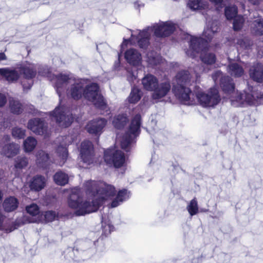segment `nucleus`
<instances>
[{
  "instance_id": "obj_41",
  "label": "nucleus",
  "mask_w": 263,
  "mask_h": 263,
  "mask_svg": "<svg viewBox=\"0 0 263 263\" xmlns=\"http://www.w3.org/2000/svg\"><path fill=\"white\" fill-rule=\"evenodd\" d=\"M28 163L27 158L25 156L17 157L14 161V167L16 169H22L25 167Z\"/></svg>"
},
{
  "instance_id": "obj_38",
  "label": "nucleus",
  "mask_w": 263,
  "mask_h": 263,
  "mask_svg": "<svg viewBox=\"0 0 263 263\" xmlns=\"http://www.w3.org/2000/svg\"><path fill=\"white\" fill-rule=\"evenodd\" d=\"M37 144L36 139L32 137H28L24 141V149L25 152H31L35 147Z\"/></svg>"
},
{
  "instance_id": "obj_62",
  "label": "nucleus",
  "mask_w": 263,
  "mask_h": 263,
  "mask_svg": "<svg viewBox=\"0 0 263 263\" xmlns=\"http://www.w3.org/2000/svg\"><path fill=\"white\" fill-rule=\"evenodd\" d=\"M186 54H187L188 55H189V50L186 51Z\"/></svg>"
},
{
  "instance_id": "obj_26",
  "label": "nucleus",
  "mask_w": 263,
  "mask_h": 263,
  "mask_svg": "<svg viewBox=\"0 0 263 263\" xmlns=\"http://www.w3.org/2000/svg\"><path fill=\"white\" fill-rule=\"evenodd\" d=\"M0 74L5 77L9 82L17 81L20 77L18 72L14 69H10L9 68H0Z\"/></svg>"
},
{
  "instance_id": "obj_9",
  "label": "nucleus",
  "mask_w": 263,
  "mask_h": 263,
  "mask_svg": "<svg viewBox=\"0 0 263 263\" xmlns=\"http://www.w3.org/2000/svg\"><path fill=\"white\" fill-rule=\"evenodd\" d=\"M49 115L52 120L55 121L57 123L63 127H68L71 123V122H67V116L65 114V107L59 105L55 109L49 112Z\"/></svg>"
},
{
  "instance_id": "obj_35",
  "label": "nucleus",
  "mask_w": 263,
  "mask_h": 263,
  "mask_svg": "<svg viewBox=\"0 0 263 263\" xmlns=\"http://www.w3.org/2000/svg\"><path fill=\"white\" fill-rule=\"evenodd\" d=\"M9 107L11 112L15 115H20L24 110L22 104L19 101L13 99L9 101Z\"/></svg>"
},
{
  "instance_id": "obj_27",
  "label": "nucleus",
  "mask_w": 263,
  "mask_h": 263,
  "mask_svg": "<svg viewBox=\"0 0 263 263\" xmlns=\"http://www.w3.org/2000/svg\"><path fill=\"white\" fill-rule=\"evenodd\" d=\"M18 204L19 202L16 198L10 196L4 200L3 206L6 212H11L17 208Z\"/></svg>"
},
{
  "instance_id": "obj_63",
  "label": "nucleus",
  "mask_w": 263,
  "mask_h": 263,
  "mask_svg": "<svg viewBox=\"0 0 263 263\" xmlns=\"http://www.w3.org/2000/svg\"><path fill=\"white\" fill-rule=\"evenodd\" d=\"M70 251H71V253H73V251H74L73 250H70Z\"/></svg>"
},
{
  "instance_id": "obj_1",
  "label": "nucleus",
  "mask_w": 263,
  "mask_h": 263,
  "mask_svg": "<svg viewBox=\"0 0 263 263\" xmlns=\"http://www.w3.org/2000/svg\"><path fill=\"white\" fill-rule=\"evenodd\" d=\"M86 192L93 197L91 201H82L79 198L73 199L72 196L68 199V205L75 210V216H85L97 212L108 198L115 195L116 190L112 185L104 183L98 186L96 181L90 180L86 183Z\"/></svg>"
},
{
  "instance_id": "obj_19",
  "label": "nucleus",
  "mask_w": 263,
  "mask_h": 263,
  "mask_svg": "<svg viewBox=\"0 0 263 263\" xmlns=\"http://www.w3.org/2000/svg\"><path fill=\"white\" fill-rule=\"evenodd\" d=\"M124 58L129 64L133 66H137L141 63V54L135 49L127 50L124 53Z\"/></svg>"
},
{
  "instance_id": "obj_56",
  "label": "nucleus",
  "mask_w": 263,
  "mask_h": 263,
  "mask_svg": "<svg viewBox=\"0 0 263 263\" xmlns=\"http://www.w3.org/2000/svg\"><path fill=\"white\" fill-rule=\"evenodd\" d=\"M237 44L240 45V46H246V45H245V42L242 39H239V40H238Z\"/></svg>"
},
{
  "instance_id": "obj_32",
  "label": "nucleus",
  "mask_w": 263,
  "mask_h": 263,
  "mask_svg": "<svg viewBox=\"0 0 263 263\" xmlns=\"http://www.w3.org/2000/svg\"><path fill=\"white\" fill-rule=\"evenodd\" d=\"M218 22L213 21L211 24L209 23L208 26L206 29L204 30L203 34L208 40L210 41L213 38V34L218 32Z\"/></svg>"
},
{
  "instance_id": "obj_15",
  "label": "nucleus",
  "mask_w": 263,
  "mask_h": 263,
  "mask_svg": "<svg viewBox=\"0 0 263 263\" xmlns=\"http://www.w3.org/2000/svg\"><path fill=\"white\" fill-rule=\"evenodd\" d=\"M171 86L169 82L159 83V81L155 88L152 91V97L154 100L160 99L165 97L171 90Z\"/></svg>"
},
{
  "instance_id": "obj_3",
  "label": "nucleus",
  "mask_w": 263,
  "mask_h": 263,
  "mask_svg": "<svg viewBox=\"0 0 263 263\" xmlns=\"http://www.w3.org/2000/svg\"><path fill=\"white\" fill-rule=\"evenodd\" d=\"M83 98L92 102L95 107L100 110H105L107 107V103L100 92V87L96 83L85 84Z\"/></svg>"
},
{
  "instance_id": "obj_49",
  "label": "nucleus",
  "mask_w": 263,
  "mask_h": 263,
  "mask_svg": "<svg viewBox=\"0 0 263 263\" xmlns=\"http://www.w3.org/2000/svg\"><path fill=\"white\" fill-rule=\"evenodd\" d=\"M211 2L214 4L215 5H219L220 7H222V5L223 0H209Z\"/></svg>"
},
{
  "instance_id": "obj_25",
  "label": "nucleus",
  "mask_w": 263,
  "mask_h": 263,
  "mask_svg": "<svg viewBox=\"0 0 263 263\" xmlns=\"http://www.w3.org/2000/svg\"><path fill=\"white\" fill-rule=\"evenodd\" d=\"M191 76L187 70H181L179 71L176 76V79L177 84L176 85L186 86L191 81Z\"/></svg>"
},
{
  "instance_id": "obj_61",
  "label": "nucleus",
  "mask_w": 263,
  "mask_h": 263,
  "mask_svg": "<svg viewBox=\"0 0 263 263\" xmlns=\"http://www.w3.org/2000/svg\"><path fill=\"white\" fill-rule=\"evenodd\" d=\"M190 56H191V57H193H193H194V54L193 53H192L190 54Z\"/></svg>"
},
{
  "instance_id": "obj_24",
  "label": "nucleus",
  "mask_w": 263,
  "mask_h": 263,
  "mask_svg": "<svg viewBox=\"0 0 263 263\" xmlns=\"http://www.w3.org/2000/svg\"><path fill=\"white\" fill-rule=\"evenodd\" d=\"M19 151V145L12 142L4 145L2 149V153L8 158H11L17 154Z\"/></svg>"
},
{
  "instance_id": "obj_6",
  "label": "nucleus",
  "mask_w": 263,
  "mask_h": 263,
  "mask_svg": "<svg viewBox=\"0 0 263 263\" xmlns=\"http://www.w3.org/2000/svg\"><path fill=\"white\" fill-rule=\"evenodd\" d=\"M256 98L263 100V92H260L257 96L246 91L239 92L235 98L231 100V105L234 107H245L247 105L255 104Z\"/></svg>"
},
{
  "instance_id": "obj_52",
  "label": "nucleus",
  "mask_w": 263,
  "mask_h": 263,
  "mask_svg": "<svg viewBox=\"0 0 263 263\" xmlns=\"http://www.w3.org/2000/svg\"><path fill=\"white\" fill-rule=\"evenodd\" d=\"M249 3L254 5H257L260 4L261 0H248Z\"/></svg>"
},
{
  "instance_id": "obj_53",
  "label": "nucleus",
  "mask_w": 263,
  "mask_h": 263,
  "mask_svg": "<svg viewBox=\"0 0 263 263\" xmlns=\"http://www.w3.org/2000/svg\"><path fill=\"white\" fill-rule=\"evenodd\" d=\"M22 86H23L24 89L28 90L31 88V87L32 86V83H30V84H28V85H26L25 84H24L22 82Z\"/></svg>"
},
{
  "instance_id": "obj_2",
  "label": "nucleus",
  "mask_w": 263,
  "mask_h": 263,
  "mask_svg": "<svg viewBox=\"0 0 263 263\" xmlns=\"http://www.w3.org/2000/svg\"><path fill=\"white\" fill-rule=\"evenodd\" d=\"M176 29V25L171 21L163 22L160 21L158 23H154L151 26L140 30L138 34H132V40H136L138 47L141 49H146L149 45L151 33L157 38H164L172 34Z\"/></svg>"
},
{
  "instance_id": "obj_37",
  "label": "nucleus",
  "mask_w": 263,
  "mask_h": 263,
  "mask_svg": "<svg viewBox=\"0 0 263 263\" xmlns=\"http://www.w3.org/2000/svg\"><path fill=\"white\" fill-rule=\"evenodd\" d=\"M202 62L208 65H212L215 63L216 58L214 53L202 51L200 55Z\"/></svg>"
},
{
  "instance_id": "obj_31",
  "label": "nucleus",
  "mask_w": 263,
  "mask_h": 263,
  "mask_svg": "<svg viewBox=\"0 0 263 263\" xmlns=\"http://www.w3.org/2000/svg\"><path fill=\"white\" fill-rule=\"evenodd\" d=\"M187 5L192 11L203 10L208 7L207 3L202 0H189Z\"/></svg>"
},
{
  "instance_id": "obj_11",
  "label": "nucleus",
  "mask_w": 263,
  "mask_h": 263,
  "mask_svg": "<svg viewBox=\"0 0 263 263\" xmlns=\"http://www.w3.org/2000/svg\"><path fill=\"white\" fill-rule=\"evenodd\" d=\"M106 124L107 120L105 118H96L88 122L86 125V129L90 134L100 136Z\"/></svg>"
},
{
  "instance_id": "obj_16",
  "label": "nucleus",
  "mask_w": 263,
  "mask_h": 263,
  "mask_svg": "<svg viewBox=\"0 0 263 263\" xmlns=\"http://www.w3.org/2000/svg\"><path fill=\"white\" fill-rule=\"evenodd\" d=\"M189 47L193 52L199 53L207 50L208 43L202 38L191 36Z\"/></svg>"
},
{
  "instance_id": "obj_46",
  "label": "nucleus",
  "mask_w": 263,
  "mask_h": 263,
  "mask_svg": "<svg viewBox=\"0 0 263 263\" xmlns=\"http://www.w3.org/2000/svg\"><path fill=\"white\" fill-rule=\"evenodd\" d=\"M57 216L56 213L53 211H48L45 213V219L47 222H51L53 221Z\"/></svg>"
},
{
  "instance_id": "obj_39",
  "label": "nucleus",
  "mask_w": 263,
  "mask_h": 263,
  "mask_svg": "<svg viewBox=\"0 0 263 263\" xmlns=\"http://www.w3.org/2000/svg\"><path fill=\"white\" fill-rule=\"evenodd\" d=\"M186 209L191 216H193L199 212L198 202L196 198L192 199L186 206Z\"/></svg>"
},
{
  "instance_id": "obj_23",
  "label": "nucleus",
  "mask_w": 263,
  "mask_h": 263,
  "mask_svg": "<svg viewBox=\"0 0 263 263\" xmlns=\"http://www.w3.org/2000/svg\"><path fill=\"white\" fill-rule=\"evenodd\" d=\"M220 85L222 90L228 93L232 92L235 89V84L229 76H223L220 78Z\"/></svg>"
},
{
  "instance_id": "obj_7",
  "label": "nucleus",
  "mask_w": 263,
  "mask_h": 263,
  "mask_svg": "<svg viewBox=\"0 0 263 263\" xmlns=\"http://www.w3.org/2000/svg\"><path fill=\"white\" fill-rule=\"evenodd\" d=\"M104 159L106 163L112 164L116 168H119L125 162V156L121 151L109 148L104 151Z\"/></svg>"
},
{
  "instance_id": "obj_51",
  "label": "nucleus",
  "mask_w": 263,
  "mask_h": 263,
  "mask_svg": "<svg viewBox=\"0 0 263 263\" xmlns=\"http://www.w3.org/2000/svg\"><path fill=\"white\" fill-rule=\"evenodd\" d=\"M136 79V77L133 72H129L127 76V80L128 81L131 82L134 80Z\"/></svg>"
},
{
  "instance_id": "obj_36",
  "label": "nucleus",
  "mask_w": 263,
  "mask_h": 263,
  "mask_svg": "<svg viewBox=\"0 0 263 263\" xmlns=\"http://www.w3.org/2000/svg\"><path fill=\"white\" fill-rule=\"evenodd\" d=\"M224 15L227 20H232L238 16V8L234 5H229L224 8Z\"/></svg>"
},
{
  "instance_id": "obj_14",
  "label": "nucleus",
  "mask_w": 263,
  "mask_h": 263,
  "mask_svg": "<svg viewBox=\"0 0 263 263\" xmlns=\"http://www.w3.org/2000/svg\"><path fill=\"white\" fill-rule=\"evenodd\" d=\"M71 80V78L68 74L61 73L55 76L54 88L60 98L64 92L67 83Z\"/></svg>"
},
{
  "instance_id": "obj_50",
  "label": "nucleus",
  "mask_w": 263,
  "mask_h": 263,
  "mask_svg": "<svg viewBox=\"0 0 263 263\" xmlns=\"http://www.w3.org/2000/svg\"><path fill=\"white\" fill-rule=\"evenodd\" d=\"M202 261L201 257L198 256L197 257H195L192 259L191 263H201Z\"/></svg>"
},
{
  "instance_id": "obj_21",
  "label": "nucleus",
  "mask_w": 263,
  "mask_h": 263,
  "mask_svg": "<svg viewBox=\"0 0 263 263\" xmlns=\"http://www.w3.org/2000/svg\"><path fill=\"white\" fill-rule=\"evenodd\" d=\"M250 78L258 83L263 81V65L261 63H257L254 65L250 70Z\"/></svg>"
},
{
  "instance_id": "obj_13",
  "label": "nucleus",
  "mask_w": 263,
  "mask_h": 263,
  "mask_svg": "<svg viewBox=\"0 0 263 263\" xmlns=\"http://www.w3.org/2000/svg\"><path fill=\"white\" fill-rule=\"evenodd\" d=\"M172 90L176 97L181 102L190 104L192 92L190 88L184 86L174 85Z\"/></svg>"
},
{
  "instance_id": "obj_58",
  "label": "nucleus",
  "mask_w": 263,
  "mask_h": 263,
  "mask_svg": "<svg viewBox=\"0 0 263 263\" xmlns=\"http://www.w3.org/2000/svg\"><path fill=\"white\" fill-rule=\"evenodd\" d=\"M3 220H4L3 215L2 214L1 212H0V227L2 226Z\"/></svg>"
},
{
  "instance_id": "obj_55",
  "label": "nucleus",
  "mask_w": 263,
  "mask_h": 263,
  "mask_svg": "<svg viewBox=\"0 0 263 263\" xmlns=\"http://www.w3.org/2000/svg\"><path fill=\"white\" fill-rule=\"evenodd\" d=\"M130 41V39H124L123 42L121 44V47H122L124 45L126 46L129 42Z\"/></svg>"
},
{
  "instance_id": "obj_33",
  "label": "nucleus",
  "mask_w": 263,
  "mask_h": 263,
  "mask_svg": "<svg viewBox=\"0 0 263 263\" xmlns=\"http://www.w3.org/2000/svg\"><path fill=\"white\" fill-rule=\"evenodd\" d=\"M251 29L255 35H263V18H258L254 20L252 24Z\"/></svg>"
},
{
  "instance_id": "obj_47",
  "label": "nucleus",
  "mask_w": 263,
  "mask_h": 263,
  "mask_svg": "<svg viewBox=\"0 0 263 263\" xmlns=\"http://www.w3.org/2000/svg\"><path fill=\"white\" fill-rule=\"evenodd\" d=\"M7 101V99L5 95L0 93V107L4 106Z\"/></svg>"
},
{
  "instance_id": "obj_44",
  "label": "nucleus",
  "mask_w": 263,
  "mask_h": 263,
  "mask_svg": "<svg viewBox=\"0 0 263 263\" xmlns=\"http://www.w3.org/2000/svg\"><path fill=\"white\" fill-rule=\"evenodd\" d=\"M102 236L106 237L108 236L111 231H113L114 228V226L110 223H106L103 221V217L102 218Z\"/></svg>"
},
{
  "instance_id": "obj_29",
  "label": "nucleus",
  "mask_w": 263,
  "mask_h": 263,
  "mask_svg": "<svg viewBox=\"0 0 263 263\" xmlns=\"http://www.w3.org/2000/svg\"><path fill=\"white\" fill-rule=\"evenodd\" d=\"M36 163L43 168H47L49 165V156L43 151H39L36 155Z\"/></svg>"
},
{
  "instance_id": "obj_45",
  "label": "nucleus",
  "mask_w": 263,
  "mask_h": 263,
  "mask_svg": "<svg viewBox=\"0 0 263 263\" xmlns=\"http://www.w3.org/2000/svg\"><path fill=\"white\" fill-rule=\"evenodd\" d=\"M26 212L32 216H36L39 213V208L34 203H32L26 207Z\"/></svg>"
},
{
  "instance_id": "obj_59",
  "label": "nucleus",
  "mask_w": 263,
  "mask_h": 263,
  "mask_svg": "<svg viewBox=\"0 0 263 263\" xmlns=\"http://www.w3.org/2000/svg\"><path fill=\"white\" fill-rule=\"evenodd\" d=\"M134 6L135 8H138L139 7V5L137 4V2H135L134 3Z\"/></svg>"
},
{
  "instance_id": "obj_43",
  "label": "nucleus",
  "mask_w": 263,
  "mask_h": 263,
  "mask_svg": "<svg viewBox=\"0 0 263 263\" xmlns=\"http://www.w3.org/2000/svg\"><path fill=\"white\" fill-rule=\"evenodd\" d=\"M26 130L22 128L15 127L12 128V135L15 138L23 139L25 136Z\"/></svg>"
},
{
  "instance_id": "obj_4",
  "label": "nucleus",
  "mask_w": 263,
  "mask_h": 263,
  "mask_svg": "<svg viewBox=\"0 0 263 263\" xmlns=\"http://www.w3.org/2000/svg\"><path fill=\"white\" fill-rule=\"evenodd\" d=\"M141 117L140 114L136 115L131 121L128 130L126 132L121 142L122 149L128 152L129 146L140 134Z\"/></svg>"
},
{
  "instance_id": "obj_12",
  "label": "nucleus",
  "mask_w": 263,
  "mask_h": 263,
  "mask_svg": "<svg viewBox=\"0 0 263 263\" xmlns=\"http://www.w3.org/2000/svg\"><path fill=\"white\" fill-rule=\"evenodd\" d=\"M28 129L38 135H43L46 134L47 126L42 119L34 118L30 119L27 124Z\"/></svg>"
},
{
  "instance_id": "obj_10",
  "label": "nucleus",
  "mask_w": 263,
  "mask_h": 263,
  "mask_svg": "<svg viewBox=\"0 0 263 263\" xmlns=\"http://www.w3.org/2000/svg\"><path fill=\"white\" fill-rule=\"evenodd\" d=\"M80 156L84 163L90 164L93 161V147L92 143L88 140L81 143Z\"/></svg>"
},
{
  "instance_id": "obj_64",
  "label": "nucleus",
  "mask_w": 263,
  "mask_h": 263,
  "mask_svg": "<svg viewBox=\"0 0 263 263\" xmlns=\"http://www.w3.org/2000/svg\"><path fill=\"white\" fill-rule=\"evenodd\" d=\"M174 1H178V0H173Z\"/></svg>"
},
{
  "instance_id": "obj_20",
  "label": "nucleus",
  "mask_w": 263,
  "mask_h": 263,
  "mask_svg": "<svg viewBox=\"0 0 263 263\" xmlns=\"http://www.w3.org/2000/svg\"><path fill=\"white\" fill-rule=\"evenodd\" d=\"M20 72L26 79L31 80L36 75V66L32 63L23 65L20 67Z\"/></svg>"
},
{
  "instance_id": "obj_30",
  "label": "nucleus",
  "mask_w": 263,
  "mask_h": 263,
  "mask_svg": "<svg viewBox=\"0 0 263 263\" xmlns=\"http://www.w3.org/2000/svg\"><path fill=\"white\" fill-rule=\"evenodd\" d=\"M228 72L236 78L241 77L244 73L242 67L237 63H230L227 67Z\"/></svg>"
},
{
  "instance_id": "obj_42",
  "label": "nucleus",
  "mask_w": 263,
  "mask_h": 263,
  "mask_svg": "<svg viewBox=\"0 0 263 263\" xmlns=\"http://www.w3.org/2000/svg\"><path fill=\"white\" fill-rule=\"evenodd\" d=\"M244 18L242 15H238L233 19V28L234 31L240 30L243 26Z\"/></svg>"
},
{
  "instance_id": "obj_28",
  "label": "nucleus",
  "mask_w": 263,
  "mask_h": 263,
  "mask_svg": "<svg viewBox=\"0 0 263 263\" xmlns=\"http://www.w3.org/2000/svg\"><path fill=\"white\" fill-rule=\"evenodd\" d=\"M128 121L126 114H119L114 117L112 120V125L116 129H121L125 127Z\"/></svg>"
},
{
  "instance_id": "obj_57",
  "label": "nucleus",
  "mask_w": 263,
  "mask_h": 263,
  "mask_svg": "<svg viewBox=\"0 0 263 263\" xmlns=\"http://www.w3.org/2000/svg\"><path fill=\"white\" fill-rule=\"evenodd\" d=\"M6 59V56L3 52L0 53V61Z\"/></svg>"
},
{
  "instance_id": "obj_54",
  "label": "nucleus",
  "mask_w": 263,
  "mask_h": 263,
  "mask_svg": "<svg viewBox=\"0 0 263 263\" xmlns=\"http://www.w3.org/2000/svg\"><path fill=\"white\" fill-rule=\"evenodd\" d=\"M221 73V72L220 71H217L216 72H215L213 74H212V78L213 79L215 80V79L217 78V77L219 76Z\"/></svg>"
},
{
  "instance_id": "obj_22",
  "label": "nucleus",
  "mask_w": 263,
  "mask_h": 263,
  "mask_svg": "<svg viewBox=\"0 0 263 263\" xmlns=\"http://www.w3.org/2000/svg\"><path fill=\"white\" fill-rule=\"evenodd\" d=\"M141 81L144 89L152 91L157 86L158 80L154 75L147 74L142 78Z\"/></svg>"
},
{
  "instance_id": "obj_17",
  "label": "nucleus",
  "mask_w": 263,
  "mask_h": 263,
  "mask_svg": "<svg viewBox=\"0 0 263 263\" xmlns=\"http://www.w3.org/2000/svg\"><path fill=\"white\" fill-rule=\"evenodd\" d=\"M131 196L130 192L126 189L120 190L110 204V207L116 208L122 204L124 202L128 200Z\"/></svg>"
},
{
  "instance_id": "obj_8",
  "label": "nucleus",
  "mask_w": 263,
  "mask_h": 263,
  "mask_svg": "<svg viewBox=\"0 0 263 263\" xmlns=\"http://www.w3.org/2000/svg\"><path fill=\"white\" fill-rule=\"evenodd\" d=\"M67 89V94L74 100H79L84 97L86 81L84 79H74Z\"/></svg>"
},
{
  "instance_id": "obj_48",
  "label": "nucleus",
  "mask_w": 263,
  "mask_h": 263,
  "mask_svg": "<svg viewBox=\"0 0 263 263\" xmlns=\"http://www.w3.org/2000/svg\"><path fill=\"white\" fill-rule=\"evenodd\" d=\"M60 149H61V148H59L58 149V151L59 152ZM61 149H62V151H63V153L62 154V159L64 160H66L68 157V152H67V150L66 148H64V147H61Z\"/></svg>"
},
{
  "instance_id": "obj_60",
  "label": "nucleus",
  "mask_w": 263,
  "mask_h": 263,
  "mask_svg": "<svg viewBox=\"0 0 263 263\" xmlns=\"http://www.w3.org/2000/svg\"><path fill=\"white\" fill-rule=\"evenodd\" d=\"M154 157H155V156L152 155V159H151V161L150 162L151 164L152 163L153 159L155 158Z\"/></svg>"
},
{
  "instance_id": "obj_40",
  "label": "nucleus",
  "mask_w": 263,
  "mask_h": 263,
  "mask_svg": "<svg viewBox=\"0 0 263 263\" xmlns=\"http://www.w3.org/2000/svg\"><path fill=\"white\" fill-rule=\"evenodd\" d=\"M141 98V91L137 88H133L128 98V101L130 103L138 102Z\"/></svg>"
},
{
  "instance_id": "obj_18",
  "label": "nucleus",
  "mask_w": 263,
  "mask_h": 263,
  "mask_svg": "<svg viewBox=\"0 0 263 263\" xmlns=\"http://www.w3.org/2000/svg\"><path fill=\"white\" fill-rule=\"evenodd\" d=\"M46 180L44 176L36 175L33 176L29 182V187L31 191L39 192L44 188Z\"/></svg>"
},
{
  "instance_id": "obj_34",
  "label": "nucleus",
  "mask_w": 263,
  "mask_h": 263,
  "mask_svg": "<svg viewBox=\"0 0 263 263\" xmlns=\"http://www.w3.org/2000/svg\"><path fill=\"white\" fill-rule=\"evenodd\" d=\"M53 180L58 185L63 186L68 182V175L62 171H58L53 176Z\"/></svg>"
},
{
  "instance_id": "obj_5",
  "label": "nucleus",
  "mask_w": 263,
  "mask_h": 263,
  "mask_svg": "<svg viewBox=\"0 0 263 263\" xmlns=\"http://www.w3.org/2000/svg\"><path fill=\"white\" fill-rule=\"evenodd\" d=\"M196 98L203 107H214L220 101V97L218 90L215 87L209 89L208 93L198 92L196 94Z\"/></svg>"
}]
</instances>
